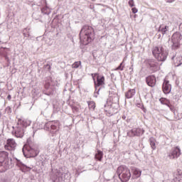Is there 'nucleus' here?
Returning <instances> with one entry per match:
<instances>
[{"mask_svg": "<svg viewBox=\"0 0 182 182\" xmlns=\"http://www.w3.org/2000/svg\"><path fill=\"white\" fill-rule=\"evenodd\" d=\"M80 65H82V62L80 61H76L75 62L73 65H72V68L73 69H77V68H79V66H80Z\"/></svg>", "mask_w": 182, "mask_h": 182, "instance_id": "393cba45", "label": "nucleus"}, {"mask_svg": "<svg viewBox=\"0 0 182 182\" xmlns=\"http://www.w3.org/2000/svg\"><path fill=\"white\" fill-rule=\"evenodd\" d=\"M134 95H136V90L134 89L129 90L127 92H126L125 97H127V99H132V97Z\"/></svg>", "mask_w": 182, "mask_h": 182, "instance_id": "a211bd4d", "label": "nucleus"}, {"mask_svg": "<svg viewBox=\"0 0 182 182\" xmlns=\"http://www.w3.org/2000/svg\"><path fill=\"white\" fill-rule=\"evenodd\" d=\"M179 31H181L182 32V23H181L179 25Z\"/></svg>", "mask_w": 182, "mask_h": 182, "instance_id": "7c9ffc66", "label": "nucleus"}, {"mask_svg": "<svg viewBox=\"0 0 182 182\" xmlns=\"http://www.w3.org/2000/svg\"><path fill=\"white\" fill-rule=\"evenodd\" d=\"M149 143L151 149L156 150V139H154V138H150Z\"/></svg>", "mask_w": 182, "mask_h": 182, "instance_id": "b1692460", "label": "nucleus"}, {"mask_svg": "<svg viewBox=\"0 0 182 182\" xmlns=\"http://www.w3.org/2000/svg\"><path fill=\"white\" fill-rule=\"evenodd\" d=\"M162 90L164 95H168L171 92V84L169 80H164L162 85Z\"/></svg>", "mask_w": 182, "mask_h": 182, "instance_id": "9d476101", "label": "nucleus"}, {"mask_svg": "<svg viewBox=\"0 0 182 182\" xmlns=\"http://www.w3.org/2000/svg\"><path fill=\"white\" fill-rule=\"evenodd\" d=\"M159 102L161 105H165L166 106H168V107H170V100L167 98L161 97L159 99Z\"/></svg>", "mask_w": 182, "mask_h": 182, "instance_id": "aec40b11", "label": "nucleus"}, {"mask_svg": "<svg viewBox=\"0 0 182 182\" xmlns=\"http://www.w3.org/2000/svg\"><path fill=\"white\" fill-rule=\"evenodd\" d=\"M168 31V26H161L159 27V32L162 33V35H166L167 33V31Z\"/></svg>", "mask_w": 182, "mask_h": 182, "instance_id": "412c9836", "label": "nucleus"}, {"mask_svg": "<svg viewBox=\"0 0 182 182\" xmlns=\"http://www.w3.org/2000/svg\"><path fill=\"white\" fill-rule=\"evenodd\" d=\"M152 54L158 62H164L167 59V56H168V52L164 49L163 46H154L152 48Z\"/></svg>", "mask_w": 182, "mask_h": 182, "instance_id": "f03ea898", "label": "nucleus"}, {"mask_svg": "<svg viewBox=\"0 0 182 182\" xmlns=\"http://www.w3.org/2000/svg\"><path fill=\"white\" fill-rule=\"evenodd\" d=\"M132 12L133 14H137V12H139V10L137 9V8L133 7V8L132 9Z\"/></svg>", "mask_w": 182, "mask_h": 182, "instance_id": "cd10ccee", "label": "nucleus"}, {"mask_svg": "<svg viewBox=\"0 0 182 182\" xmlns=\"http://www.w3.org/2000/svg\"><path fill=\"white\" fill-rule=\"evenodd\" d=\"M173 62L176 66H180V65L182 64V57L181 56L176 57Z\"/></svg>", "mask_w": 182, "mask_h": 182, "instance_id": "5701e85b", "label": "nucleus"}, {"mask_svg": "<svg viewBox=\"0 0 182 182\" xmlns=\"http://www.w3.org/2000/svg\"><path fill=\"white\" fill-rule=\"evenodd\" d=\"M117 173L122 182H127L132 178L130 169L126 166H119L117 169Z\"/></svg>", "mask_w": 182, "mask_h": 182, "instance_id": "7ed1b4c3", "label": "nucleus"}, {"mask_svg": "<svg viewBox=\"0 0 182 182\" xmlns=\"http://www.w3.org/2000/svg\"><path fill=\"white\" fill-rule=\"evenodd\" d=\"M181 156V150L178 147H174L170 151L168 157L171 160H174V159H178Z\"/></svg>", "mask_w": 182, "mask_h": 182, "instance_id": "1a4fd4ad", "label": "nucleus"}, {"mask_svg": "<svg viewBox=\"0 0 182 182\" xmlns=\"http://www.w3.org/2000/svg\"><path fill=\"white\" fill-rule=\"evenodd\" d=\"M41 11L43 14H46L47 15H49V14H50V9L48 7L43 8Z\"/></svg>", "mask_w": 182, "mask_h": 182, "instance_id": "a878e982", "label": "nucleus"}, {"mask_svg": "<svg viewBox=\"0 0 182 182\" xmlns=\"http://www.w3.org/2000/svg\"><path fill=\"white\" fill-rule=\"evenodd\" d=\"M124 66H123V63H121L119 66H118V68H117V70H123L124 69Z\"/></svg>", "mask_w": 182, "mask_h": 182, "instance_id": "bb28decb", "label": "nucleus"}, {"mask_svg": "<svg viewBox=\"0 0 182 182\" xmlns=\"http://www.w3.org/2000/svg\"><path fill=\"white\" fill-rule=\"evenodd\" d=\"M147 63H148L150 69H151V70H153V72H156V70H159V63L156 60H149L147 61Z\"/></svg>", "mask_w": 182, "mask_h": 182, "instance_id": "ddd939ff", "label": "nucleus"}, {"mask_svg": "<svg viewBox=\"0 0 182 182\" xmlns=\"http://www.w3.org/2000/svg\"><path fill=\"white\" fill-rule=\"evenodd\" d=\"M28 126H29V124H28L26 120L19 119L15 129L16 137H23V134H25V129H26Z\"/></svg>", "mask_w": 182, "mask_h": 182, "instance_id": "20e7f679", "label": "nucleus"}, {"mask_svg": "<svg viewBox=\"0 0 182 182\" xmlns=\"http://www.w3.org/2000/svg\"><path fill=\"white\" fill-rule=\"evenodd\" d=\"M91 76L94 81L95 89H97V87H100V86H105V85L106 84V79L105 78V76L100 75L97 73L91 74Z\"/></svg>", "mask_w": 182, "mask_h": 182, "instance_id": "39448f33", "label": "nucleus"}, {"mask_svg": "<svg viewBox=\"0 0 182 182\" xmlns=\"http://www.w3.org/2000/svg\"><path fill=\"white\" fill-rule=\"evenodd\" d=\"M87 105L90 110H95L96 109V103L94 101H88Z\"/></svg>", "mask_w": 182, "mask_h": 182, "instance_id": "4be33fe9", "label": "nucleus"}, {"mask_svg": "<svg viewBox=\"0 0 182 182\" xmlns=\"http://www.w3.org/2000/svg\"><path fill=\"white\" fill-rule=\"evenodd\" d=\"M170 109H171V110H173V106H171V105L170 104V107H168Z\"/></svg>", "mask_w": 182, "mask_h": 182, "instance_id": "2f4dec72", "label": "nucleus"}, {"mask_svg": "<svg viewBox=\"0 0 182 182\" xmlns=\"http://www.w3.org/2000/svg\"><path fill=\"white\" fill-rule=\"evenodd\" d=\"M52 123L53 124L50 125L51 130H58V129L60 127V122H59V121H54L52 122Z\"/></svg>", "mask_w": 182, "mask_h": 182, "instance_id": "6ab92c4d", "label": "nucleus"}, {"mask_svg": "<svg viewBox=\"0 0 182 182\" xmlns=\"http://www.w3.org/2000/svg\"><path fill=\"white\" fill-rule=\"evenodd\" d=\"M16 166L23 173H25L26 171H28V166H26L25 164H22V162L18 161L17 163H16Z\"/></svg>", "mask_w": 182, "mask_h": 182, "instance_id": "dca6fc26", "label": "nucleus"}, {"mask_svg": "<svg viewBox=\"0 0 182 182\" xmlns=\"http://www.w3.org/2000/svg\"><path fill=\"white\" fill-rule=\"evenodd\" d=\"M95 160H97L98 161H102L103 159V151L98 150L95 156Z\"/></svg>", "mask_w": 182, "mask_h": 182, "instance_id": "f3484780", "label": "nucleus"}, {"mask_svg": "<svg viewBox=\"0 0 182 182\" xmlns=\"http://www.w3.org/2000/svg\"><path fill=\"white\" fill-rule=\"evenodd\" d=\"M134 18H136V15L134 16Z\"/></svg>", "mask_w": 182, "mask_h": 182, "instance_id": "473e14b6", "label": "nucleus"}, {"mask_svg": "<svg viewBox=\"0 0 182 182\" xmlns=\"http://www.w3.org/2000/svg\"><path fill=\"white\" fill-rule=\"evenodd\" d=\"M144 134V130L140 128L133 129L129 132L131 136L134 137V136H140L141 134Z\"/></svg>", "mask_w": 182, "mask_h": 182, "instance_id": "f8f14e48", "label": "nucleus"}, {"mask_svg": "<svg viewBox=\"0 0 182 182\" xmlns=\"http://www.w3.org/2000/svg\"><path fill=\"white\" fill-rule=\"evenodd\" d=\"M15 147H16V142H15V140L14 139H9L6 141V144L4 146V149L6 150H14Z\"/></svg>", "mask_w": 182, "mask_h": 182, "instance_id": "9b49d317", "label": "nucleus"}, {"mask_svg": "<svg viewBox=\"0 0 182 182\" xmlns=\"http://www.w3.org/2000/svg\"><path fill=\"white\" fill-rule=\"evenodd\" d=\"M9 154L6 151H0V173H4L5 169L4 168V163L8 160Z\"/></svg>", "mask_w": 182, "mask_h": 182, "instance_id": "6e6552de", "label": "nucleus"}, {"mask_svg": "<svg viewBox=\"0 0 182 182\" xmlns=\"http://www.w3.org/2000/svg\"><path fill=\"white\" fill-rule=\"evenodd\" d=\"M80 42L82 45H89L95 41V29L91 26L85 25L80 33Z\"/></svg>", "mask_w": 182, "mask_h": 182, "instance_id": "f257e3e1", "label": "nucleus"}, {"mask_svg": "<svg viewBox=\"0 0 182 182\" xmlns=\"http://www.w3.org/2000/svg\"><path fill=\"white\" fill-rule=\"evenodd\" d=\"M146 82L148 85V86H150L151 87H154L156 86V77L153 75H149L146 78Z\"/></svg>", "mask_w": 182, "mask_h": 182, "instance_id": "2eb2a0df", "label": "nucleus"}, {"mask_svg": "<svg viewBox=\"0 0 182 182\" xmlns=\"http://www.w3.org/2000/svg\"><path fill=\"white\" fill-rule=\"evenodd\" d=\"M182 35L180 32L177 31L174 33L171 36V41L174 46L178 48L180 46V42H181Z\"/></svg>", "mask_w": 182, "mask_h": 182, "instance_id": "0eeeda50", "label": "nucleus"}, {"mask_svg": "<svg viewBox=\"0 0 182 182\" xmlns=\"http://www.w3.org/2000/svg\"><path fill=\"white\" fill-rule=\"evenodd\" d=\"M131 171L132 173V178L133 180H136V179L139 178L140 177V176H141V171H140L137 168L132 167L131 169Z\"/></svg>", "mask_w": 182, "mask_h": 182, "instance_id": "4468645a", "label": "nucleus"}, {"mask_svg": "<svg viewBox=\"0 0 182 182\" xmlns=\"http://www.w3.org/2000/svg\"><path fill=\"white\" fill-rule=\"evenodd\" d=\"M23 153L25 157H36L38 156V151L35 149V147L26 144L23 147Z\"/></svg>", "mask_w": 182, "mask_h": 182, "instance_id": "423d86ee", "label": "nucleus"}, {"mask_svg": "<svg viewBox=\"0 0 182 182\" xmlns=\"http://www.w3.org/2000/svg\"><path fill=\"white\" fill-rule=\"evenodd\" d=\"M129 6H131V8H133V6H134V1H129Z\"/></svg>", "mask_w": 182, "mask_h": 182, "instance_id": "c85d7f7f", "label": "nucleus"}, {"mask_svg": "<svg viewBox=\"0 0 182 182\" xmlns=\"http://www.w3.org/2000/svg\"><path fill=\"white\" fill-rule=\"evenodd\" d=\"M7 99H8V100H11L12 99V97L11 96V95H9L7 96Z\"/></svg>", "mask_w": 182, "mask_h": 182, "instance_id": "c756f323", "label": "nucleus"}]
</instances>
